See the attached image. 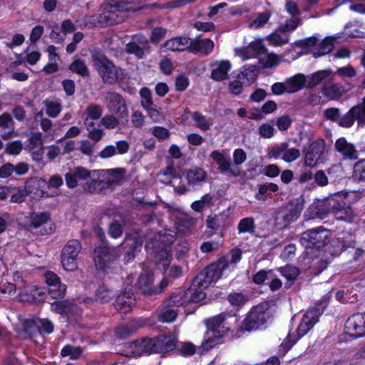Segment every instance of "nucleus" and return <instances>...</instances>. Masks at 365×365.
Masks as SVG:
<instances>
[{"mask_svg": "<svg viewBox=\"0 0 365 365\" xmlns=\"http://www.w3.org/2000/svg\"><path fill=\"white\" fill-rule=\"evenodd\" d=\"M128 347L130 349L128 354L133 356L150 354L157 350L155 349L154 339L136 340L128 344Z\"/></svg>", "mask_w": 365, "mask_h": 365, "instance_id": "22", "label": "nucleus"}, {"mask_svg": "<svg viewBox=\"0 0 365 365\" xmlns=\"http://www.w3.org/2000/svg\"><path fill=\"white\" fill-rule=\"evenodd\" d=\"M120 252L118 247L103 244L94 250V262L97 269L103 272L112 270L115 261L119 258Z\"/></svg>", "mask_w": 365, "mask_h": 365, "instance_id": "4", "label": "nucleus"}, {"mask_svg": "<svg viewBox=\"0 0 365 365\" xmlns=\"http://www.w3.org/2000/svg\"><path fill=\"white\" fill-rule=\"evenodd\" d=\"M135 11L128 4L118 2L106 6L100 14V19L103 26H108L123 21L130 12Z\"/></svg>", "mask_w": 365, "mask_h": 365, "instance_id": "6", "label": "nucleus"}, {"mask_svg": "<svg viewBox=\"0 0 365 365\" xmlns=\"http://www.w3.org/2000/svg\"><path fill=\"white\" fill-rule=\"evenodd\" d=\"M147 112L148 115L153 122H160L164 119V115L161 113L160 109L157 107L155 104L144 108Z\"/></svg>", "mask_w": 365, "mask_h": 365, "instance_id": "54", "label": "nucleus"}, {"mask_svg": "<svg viewBox=\"0 0 365 365\" xmlns=\"http://www.w3.org/2000/svg\"><path fill=\"white\" fill-rule=\"evenodd\" d=\"M264 56L259 58V63L264 68H272L277 66L280 61L279 56L274 53H268L263 54Z\"/></svg>", "mask_w": 365, "mask_h": 365, "instance_id": "44", "label": "nucleus"}, {"mask_svg": "<svg viewBox=\"0 0 365 365\" xmlns=\"http://www.w3.org/2000/svg\"><path fill=\"white\" fill-rule=\"evenodd\" d=\"M272 11L266 10L257 15L256 18L249 24V28L257 29L263 27L272 16Z\"/></svg>", "mask_w": 365, "mask_h": 365, "instance_id": "43", "label": "nucleus"}, {"mask_svg": "<svg viewBox=\"0 0 365 365\" xmlns=\"http://www.w3.org/2000/svg\"><path fill=\"white\" fill-rule=\"evenodd\" d=\"M143 242V237L138 232H133L126 235L122 245L125 248H128L125 254V259L127 262L134 259L136 253L140 251Z\"/></svg>", "mask_w": 365, "mask_h": 365, "instance_id": "20", "label": "nucleus"}, {"mask_svg": "<svg viewBox=\"0 0 365 365\" xmlns=\"http://www.w3.org/2000/svg\"><path fill=\"white\" fill-rule=\"evenodd\" d=\"M255 78V66L244 68L237 78L230 83L229 89L232 94L239 95L242 93L243 87L250 86Z\"/></svg>", "mask_w": 365, "mask_h": 365, "instance_id": "17", "label": "nucleus"}, {"mask_svg": "<svg viewBox=\"0 0 365 365\" xmlns=\"http://www.w3.org/2000/svg\"><path fill=\"white\" fill-rule=\"evenodd\" d=\"M231 68V63L229 61H221L215 63V68L211 72V78L217 81H223L227 78L228 71Z\"/></svg>", "mask_w": 365, "mask_h": 365, "instance_id": "29", "label": "nucleus"}, {"mask_svg": "<svg viewBox=\"0 0 365 365\" xmlns=\"http://www.w3.org/2000/svg\"><path fill=\"white\" fill-rule=\"evenodd\" d=\"M155 352L170 351L175 349L176 346V340L171 336L162 335L154 339Z\"/></svg>", "mask_w": 365, "mask_h": 365, "instance_id": "28", "label": "nucleus"}, {"mask_svg": "<svg viewBox=\"0 0 365 365\" xmlns=\"http://www.w3.org/2000/svg\"><path fill=\"white\" fill-rule=\"evenodd\" d=\"M192 118L195 122V125L201 130L206 131L210 129L212 121L198 111L192 113Z\"/></svg>", "mask_w": 365, "mask_h": 365, "instance_id": "46", "label": "nucleus"}, {"mask_svg": "<svg viewBox=\"0 0 365 365\" xmlns=\"http://www.w3.org/2000/svg\"><path fill=\"white\" fill-rule=\"evenodd\" d=\"M344 330L355 339L365 336V313H356L349 317L345 322Z\"/></svg>", "mask_w": 365, "mask_h": 365, "instance_id": "18", "label": "nucleus"}, {"mask_svg": "<svg viewBox=\"0 0 365 365\" xmlns=\"http://www.w3.org/2000/svg\"><path fill=\"white\" fill-rule=\"evenodd\" d=\"M336 38L329 36L325 38L312 51L315 58L326 55L331 52L334 46V41Z\"/></svg>", "mask_w": 365, "mask_h": 365, "instance_id": "30", "label": "nucleus"}, {"mask_svg": "<svg viewBox=\"0 0 365 365\" xmlns=\"http://www.w3.org/2000/svg\"><path fill=\"white\" fill-rule=\"evenodd\" d=\"M69 69L82 77H87L89 76V70L85 61L80 58L75 59L69 66Z\"/></svg>", "mask_w": 365, "mask_h": 365, "instance_id": "42", "label": "nucleus"}, {"mask_svg": "<svg viewBox=\"0 0 365 365\" xmlns=\"http://www.w3.org/2000/svg\"><path fill=\"white\" fill-rule=\"evenodd\" d=\"M329 297H324L314 307L310 308L303 315L299 325L297 328V337L289 335L282 343L280 348L284 353H286L297 339L305 335L318 322L319 317L322 314L327 306Z\"/></svg>", "mask_w": 365, "mask_h": 365, "instance_id": "1", "label": "nucleus"}, {"mask_svg": "<svg viewBox=\"0 0 365 365\" xmlns=\"http://www.w3.org/2000/svg\"><path fill=\"white\" fill-rule=\"evenodd\" d=\"M228 267V262L225 259H219L201 271L192 282V287L198 289L205 288L212 282L220 279L222 272Z\"/></svg>", "mask_w": 365, "mask_h": 365, "instance_id": "5", "label": "nucleus"}, {"mask_svg": "<svg viewBox=\"0 0 365 365\" xmlns=\"http://www.w3.org/2000/svg\"><path fill=\"white\" fill-rule=\"evenodd\" d=\"M39 181L35 179L26 182L24 188H19L16 192L11 195L10 202L13 203H21L25 201L26 197L31 195L32 198L43 197V191L38 189Z\"/></svg>", "mask_w": 365, "mask_h": 365, "instance_id": "16", "label": "nucleus"}, {"mask_svg": "<svg viewBox=\"0 0 365 365\" xmlns=\"http://www.w3.org/2000/svg\"><path fill=\"white\" fill-rule=\"evenodd\" d=\"M205 172L199 168H194L186 171V178L190 185H196L205 180Z\"/></svg>", "mask_w": 365, "mask_h": 365, "instance_id": "38", "label": "nucleus"}, {"mask_svg": "<svg viewBox=\"0 0 365 365\" xmlns=\"http://www.w3.org/2000/svg\"><path fill=\"white\" fill-rule=\"evenodd\" d=\"M306 82V77L304 74L298 73L289 78L285 83L287 85V93H293L301 90Z\"/></svg>", "mask_w": 365, "mask_h": 365, "instance_id": "32", "label": "nucleus"}, {"mask_svg": "<svg viewBox=\"0 0 365 365\" xmlns=\"http://www.w3.org/2000/svg\"><path fill=\"white\" fill-rule=\"evenodd\" d=\"M140 95L141 97L140 103L143 108L154 104L152 100V93L148 88H143L140 91Z\"/></svg>", "mask_w": 365, "mask_h": 365, "instance_id": "63", "label": "nucleus"}, {"mask_svg": "<svg viewBox=\"0 0 365 365\" xmlns=\"http://www.w3.org/2000/svg\"><path fill=\"white\" fill-rule=\"evenodd\" d=\"M168 280L166 278L162 279L158 286L154 285L153 275L142 274L138 278L137 283L138 288L145 295L150 296L161 293L168 285Z\"/></svg>", "mask_w": 365, "mask_h": 365, "instance_id": "15", "label": "nucleus"}, {"mask_svg": "<svg viewBox=\"0 0 365 365\" xmlns=\"http://www.w3.org/2000/svg\"><path fill=\"white\" fill-rule=\"evenodd\" d=\"M235 53L236 56L240 57L243 61L255 57L250 46V43L247 46L236 48Z\"/></svg>", "mask_w": 365, "mask_h": 365, "instance_id": "60", "label": "nucleus"}, {"mask_svg": "<svg viewBox=\"0 0 365 365\" xmlns=\"http://www.w3.org/2000/svg\"><path fill=\"white\" fill-rule=\"evenodd\" d=\"M250 46L255 57L259 55H263L267 51V48L264 44L262 38H257L250 42Z\"/></svg>", "mask_w": 365, "mask_h": 365, "instance_id": "61", "label": "nucleus"}, {"mask_svg": "<svg viewBox=\"0 0 365 365\" xmlns=\"http://www.w3.org/2000/svg\"><path fill=\"white\" fill-rule=\"evenodd\" d=\"M126 170L123 168L98 171L96 178L87 181L83 185V191L88 193H101L110 186L120 183L125 177Z\"/></svg>", "mask_w": 365, "mask_h": 365, "instance_id": "2", "label": "nucleus"}, {"mask_svg": "<svg viewBox=\"0 0 365 365\" xmlns=\"http://www.w3.org/2000/svg\"><path fill=\"white\" fill-rule=\"evenodd\" d=\"M212 200V196L210 194H206L202 197L200 200L195 201L192 203L191 207L193 210L200 212L208 205H210Z\"/></svg>", "mask_w": 365, "mask_h": 365, "instance_id": "57", "label": "nucleus"}, {"mask_svg": "<svg viewBox=\"0 0 365 365\" xmlns=\"http://www.w3.org/2000/svg\"><path fill=\"white\" fill-rule=\"evenodd\" d=\"M156 264L159 269L165 271L168 269L172 255L167 250H162L156 255Z\"/></svg>", "mask_w": 365, "mask_h": 365, "instance_id": "45", "label": "nucleus"}, {"mask_svg": "<svg viewBox=\"0 0 365 365\" xmlns=\"http://www.w3.org/2000/svg\"><path fill=\"white\" fill-rule=\"evenodd\" d=\"M353 178L356 181L365 182V159L359 160L354 164Z\"/></svg>", "mask_w": 365, "mask_h": 365, "instance_id": "51", "label": "nucleus"}, {"mask_svg": "<svg viewBox=\"0 0 365 365\" xmlns=\"http://www.w3.org/2000/svg\"><path fill=\"white\" fill-rule=\"evenodd\" d=\"M119 117L111 113L104 115L101 120V125L106 129H115L120 124Z\"/></svg>", "mask_w": 365, "mask_h": 365, "instance_id": "48", "label": "nucleus"}, {"mask_svg": "<svg viewBox=\"0 0 365 365\" xmlns=\"http://www.w3.org/2000/svg\"><path fill=\"white\" fill-rule=\"evenodd\" d=\"M324 146L325 142L322 139L311 143L304 156V163L307 166L314 168L317 165L324 156Z\"/></svg>", "mask_w": 365, "mask_h": 365, "instance_id": "19", "label": "nucleus"}, {"mask_svg": "<svg viewBox=\"0 0 365 365\" xmlns=\"http://www.w3.org/2000/svg\"><path fill=\"white\" fill-rule=\"evenodd\" d=\"M336 151L344 160H355L359 158V153L355 145L348 142L345 138H339L334 144Z\"/></svg>", "mask_w": 365, "mask_h": 365, "instance_id": "23", "label": "nucleus"}, {"mask_svg": "<svg viewBox=\"0 0 365 365\" xmlns=\"http://www.w3.org/2000/svg\"><path fill=\"white\" fill-rule=\"evenodd\" d=\"M91 62L93 68L106 84H114L123 73L119 67L101 53H93Z\"/></svg>", "mask_w": 365, "mask_h": 365, "instance_id": "3", "label": "nucleus"}, {"mask_svg": "<svg viewBox=\"0 0 365 365\" xmlns=\"http://www.w3.org/2000/svg\"><path fill=\"white\" fill-rule=\"evenodd\" d=\"M302 24V20L299 16H291L285 20L284 24L278 26V31L289 34Z\"/></svg>", "mask_w": 365, "mask_h": 365, "instance_id": "37", "label": "nucleus"}, {"mask_svg": "<svg viewBox=\"0 0 365 365\" xmlns=\"http://www.w3.org/2000/svg\"><path fill=\"white\" fill-rule=\"evenodd\" d=\"M192 39L188 37H175L165 41L164 46L172 51H190Z\"/></svg>", "mask_w": 365, "mask_h": 365, "instance_id": "25", "label": "nucleus"}, {"mask_svg": "<svg viewBox=\"0 0 365 365\" xmlns=\"http://www.w3.org/2000/svg\"><path fill=\"white\" fill-rule=\"evenodd\" d=\"M225 321V314H219L208 319L207 324L210 329L208 332L210 336L206 339L205 344L204 345L207 349L211 348L216 344L215 341L222 336L221 332L224 334L229 331V328L225 327L224 325Z\"/></svg>", "mask_w": 365, "mask_h": 365, "instance_id": "12", "label": "nucleus"}, {"mask_svg": "<svg viewBox=\"0 0 365 365\" xmlns=\"http://www.w3.org/2000/svg\"><path fill=\"white\" fill-rule=\"evenodd\" d=\"M337 220L351 222L354 217V212L350 207L344 206L334 213Z\"/></svg>", "mask_w": 365, "mask_h": 365, "instance_id": "52", "label": "nucleus"}, {"mask_svg": "<svg viewBox=\"0 0 365 365\" xmlns=\"http://www.w3.org/2000/svg\"><path fill=\"white\" fill-rule=\"evenodd\" d=\"M196 0H171L165 4H153L147 6V8L164 9H177L186 6L188 4L193 3Z\"/></svg>", "mask_w": 365, "mask_h": 365, "instance_id": "41", "label": "nucleus"}, {"mask_svg": "<svg viewBox=\"0 0 365 365\" xmlns=\"http://www.w3.org/2000/svg\"><path fill=\"white\" fill-rule=\"evenodd\" d=\"M286 11L292 16H299L301 11L297 4L293 0H286L284 4Z\"/></svg>", "mask_w": 365, "mask_h": 365, "instance_id": "64", "label": "nucleus"}, {"mask_svg": "<svg viewBox=\"0 0 365 365\" xmlns=\"http://www.w3.org/2000/svg\"><path fill=\"white\" fill-rule=\"evenodd\" d=\"M88 118L92 120H98L103 114V108L98 104H89L85 110Z\"/></svg>", "mask_w": 365, "mask_h": 365, "instance_id": "53", "label": "nucleus"}, {"mask_svg": "<svg viewBox=\"0 0 365 365\" xmlns=\"http://www.w3.org/2000/svg\"><path fill=\"white\" fill-rule=\"evenodd\" d=\"M330 237V230L319 227L304 232L300 238V243L306 248L320 249L329 242Z\"/></svg>", "mask_w": 365, "mask_h": 365, "instance_id": "7", "label": "nucleus"}, {"mask_svg": "<svg viewBox=\"0 0 365 365\" xmlns=\"http://www.w3.org/2000/svg\"><path fill=\"white\" fill-rule=\"evenodd\" d=\"M97 174L98 171L96 170L90 171L83 167L78 166L71 169L65 175V180L68 188H75L81 185L83 189L84 183L96 178Z\"/></svg>", "mask_w": 365, "mask_h": 365, "instance_id": "10", "label": "nucleus"}, {"mask_svg": "<svg viewBox=\"0 0 365 365\" xmlns=\"http://www.w3.org/2000/svg\"><path fill=\"white\" fill-rule=\"evenodd\" d=\"M115 293L114 290L107 284H102L96 290L95 301L99 303H107L110 301Z\"/></svg>", "mask_w": 365, "mask_h": 365, "instance_id": "31", "label": "nucleus"}, {"mask_svg": "<svg viewBox=\"0 0 365 365\" xmlns=\"http://www.w3.org/2000/svg\"><path fill=\"white\" fill-rule=\"evenodd\" d=\"M351 110L359 123L365 125V97L362 103L353 107Z\"/></svg>", "mask_w": 365, "mask_h": 365, "instance_id": "55", "label": "nucleus"}, {"mask_svg": "<svg viewBox=\"0 0 365 365\" xmlns=\"http://www.w3.org/2000/svg\"><path fill=\"white\" fill-rule=\"evenodd\" d=\"M210 157L217 163L219 169L222 172L230 171V173L234 176H237L239 175V172H234L230 170V161L227 160L219 151L215 150L212 152Z\"/></svg>", "mask_w": 365, "mask_h": 365, "instance_id": "36", "label": "nucleus"}, {"mask_svg": "<svg viewBox=\"0 0 365 365\" xmlns=\"http://www.w3.org/2000/svg\"><path fill=\"white\" fill-rule=\"evenodd\" d=\"M322 94L329 100H337L342 96V89L337 84L329 82L324 85Z\"/></svg>", "mask_w": 365, "mask_h": 365, "instance_id": "33", "label": "nucleus"}, {"mask_svg": "<svg viewBox=\"0 0 365 365\" xmlns=\"http://www.w3.org/2000/svg\"><path fill=\"white\" fill-rule=\"evenodd\" d=\"M45 281L48 287V294L53 298H62L66 291V285L61 282L60 278L52 272H48L44 274Z\"/></svg>", "mask_w": 365, "mask_h": 365, "instance_id": "21", "label": "nucleus"}, {"mask_svg": "<svg viewBox=\"0 0 365 365\" xmlns=\"http://www.w3.org/2000/svg\"><path fill=\"white\" fill-rule=\"evenodd\" d=\"M134 294L128 291H122L120 294L118 295L114 302V307L118 310H125V312L130 309L131 304L134 301Z\"/></svg>", "mask_w": 365, "mask_h": 365, "instance_id": "26", "label": "nucleus"}, {"mask_svg": "<svg viewBox=\"0 0 365 365\" xmlns=\"http://www.w3.org/2000/svg\"><path fill=\"white\" fill-rule=\"evenodd\" d=\"M280 272L288 280H294L299 273L298 268L291 265L281 268Z\"/></svg>", "mask_w": 365, "mask_h": 365, "instance_id": "62", "label": "nucleus"}, {"mask_svg": "<svg viewBox=\"0 0 365 365\" xmlns=\"http://www.w3.org/2000/svg\"><path fill=\"white\" fill-rule=\"evenodd\" d=\"M22 148V143L20 140H15L6 145L4 153L11 155H17L21 152Z\"/></svg>", "mask_w": 365, "mask_h": 365, "instance_id": "58", "label": "nucleus"}, {"mask_svg": "<svg viewBox=\"0 0 365 365\" xmlns=\"http://www.w3.org/2000/svg\"><path fill=\"white\" fill-rule=\"evenodd\" d=\"M190 51L192 53H201L208 54L214 48V42L210 38L192 40Z\"/></svg>", "mask_w": 365, "mask_h": 365, "instance_id": "27", "label": "nucleus"}, {"mask_svg": "<svg viewBox=\"0 0 365 365\" xmlns=\"http://www.w3.org/2000/svg\"><path fill=\"white\" fill-rule=\"evenodd\" d=\"M288 146L289 144L284 142L272 147L268 150V158L274 159L279 158L281 155H283L284 154V150L288 148Z\"/></svg>", "mask_w": 365, "mask_h": 365, "instance_id": "56", "label": "nucleus"}, {"mask_svg": "<svg viewBox=\"0 0 365 365\" xmlns=\"http://www.w3.org/2000/svg\"><path fill=\"white\" fill-rule=\"evenodd\" d=\"M43 104L46 108V113L53 118H56L62 109L60 100L46 99Z\"/></svg>", "mask_w": 365, "mask_h": 365, "instance_id": "39", "label": "nucleus"}, {"mask_svg": "<svg viewBox=\"0 0 365 365\" xmlns=\"http://www.w3.org/2000/svg\"><path fill=\"white\" fill-rule=\"evenodd\" d=\"M150 50V45L148 40L142 36H137L133 41L126 44L125 51L127 53L135 55L138 58H142L145 52Z\"/></svg>", "mask_w": 365, "mask_h": 365, "instance_id": "24", "label": "nucleus"}, {"mask_svg": "<svg viewBox=\"0 0 365 365\" xmlns=\"http://www.w3.org/2000/svg\"><path fill=\"white\" fill-rule=\"evenodd\" d=\"M269 43L273 46H283L289 41V35L287 33H282L278 31V28L276 31L271 33L266 38Z\"/></svg>", "mask_w": 365, "mask_h": 365, "instance_id": "35", "label": "nucleus"}, {"mask_svg": "<svg viewBox=\"0 0 365 365\" xmlns=\"http://www.w3.org/2000/svg\"><path fill=\"white\" fill-rule=\"evenodd\" d=\"M51 311L58 314H67L73 312L74 305L68 301H56L51 304Z\"/></svg>", "mask_w": 365, "mask_h": 365, "instance_id": "40", "label": "nucleus"}, {"mask_svg": "<svg viewBox=\"0 0 365 365\" xmlns=\"http://www.w3.org/2000/svg\"><path fill=\"white\" fill-rule=\"evenodd\" d=\"M186 302L184 294H176L172 296L168 305L163 304L158 309V319L162 322L170 323L173 322L177 315V310L175 309L174 305L176 307L183 306Z\"/></svg>", "mask_w": 365, "mask_h": 365, "instance_id": "14", "label": "nucleus"}, {"mask_svg": "<svg viewBox=\"0 0 365 365\" xmlns=\"http://www.w3.org/2000/svg\"><path fill=\"white\" fill-rule=\"evenodd\" d=\"M237 228L239 233H254L255 230L254 220L252 217H246L241 220Z\"/></svg>", "mask_w": 365, "mask_h": 365, "instance_id": "50", "label": "nucleus"}, {"mask_svg": "<svg viewBox=\"0 0 365 365\" xmlns=\"http://www.w3.org/2000/svg\"><path fill=\"white\" fill-rule=\"evenodd\" d=\"M82 354V349L79 346H74L70 344L66 345L61 349V355L63 357L69 356L71 359H78Z\"/></svg>", "mask_w": 365, "mask_h": 365, "instance_id": "47", "label": "nucleus"}, {"mask_svg": "<svg viewBox=\"0 0 365 365\" xmlns=\"http://www.w3.org/2000/svg\"><path fill=\"white\" fill-rule=\"evenodd\" d=\"M303 209L300 203H290L286 209L277 212L274 217V226L282 230L296 221Z\"/></svg>", "mask_w": 365, "mask_h": 365, "instance_id": "11", "label": "nucleus"}, {"mask_svg": "<svg viewBox=\"0 0 365 365\" xmlns=\"http://www.w3.org/2000/svg\"><path fill=\"white\" fill-rule=\"evenodd\" d=\"M49 219L46 212L31 213L27 217L26 223L30 228H38L46 224Z\"/></svg>", "mask_w": 365, "mask_h": 365, "instance_id": "34", "label": "nucleus"}, {"mask_svg": "<svg viewBox=\"0 0 365 365\" xmlns=\"http://www.w3.org/2000/svg\"><path fill=\"white\" fill-rule=\"evenodd\" d=\"M330 74V71L327 70L319 71L311 75L308 81V87L314 88L319 84L323 80L327 78Z\"/></svg>", "mask_w": 365, "mask_h": 365, "instance_id": "49", "label": "nucleus"}, {"mask_svg": "<svg viewBox=\"0 0 365 365\" xmlns=\"http://www.w3.org/2000/svg\"><path fill=\"white\" fill-rule=\"evenodd\" d=\"M300 150L295 148H286L284 154L282 155V159L286 163H292L297 160L300 157Z\"/></svg>", "mask_w": 365, "mask_h": 365, "instance_id": "59", "label": "nucleus"}, {"mask_svg": "<svg viewBox=\"0 0 365 365\" xmlns=\"http://www.w3.org/2000/svg\"><path fill=\"white\" fill-rule=\"evenodd\" d=\"M82 250V245L78 240H69L63 247L61 264L67 271H75L77 267V257Z\"/></svg>", "mask_w": 365, "mask_h": 365, "instance_id": "9", "label": "nucleus"}, {"mask_svg": "<svg viewBox=\"0 0 365 365\" xmlns=\"http://www.w3.org/2000/svg\"><path fill=\"white\" fill-rule=\"evenodd\" d=\"M270 312L267 304H260L253 307L245 319L242 329L252 331L259 329L270 318Z\"/></svg>", "mask_w": 365, "mask_h": 365, "instance_id": "8", "label": "nucleus"}, {"mask_svg": "<svg viewBox=\"0 0 365 365\" xmlns=\"http://www.w3.org/2000/svg\"><path fill=\"white\" fill-rule=\"evenodd\" d=\"M108 110L119 118H128V106L124 98L118 93L110 91L106 93L104 98Z\"/></svg>", "mask_w": 365, "mask_h": 365, "instance_id": "13", "label": "nucleus"}]
</instances>
